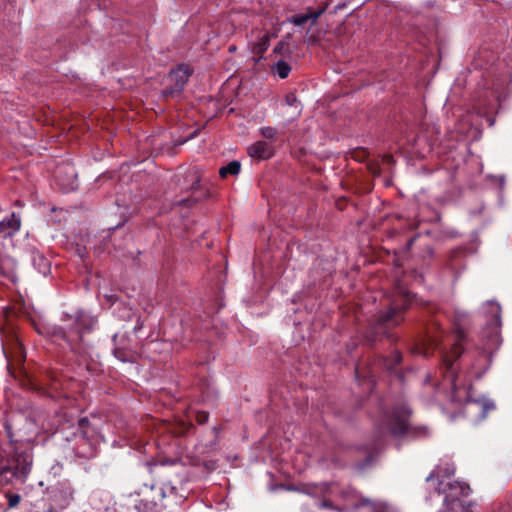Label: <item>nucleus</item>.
Instances as JSON below:
<instances>
[{
    "label": "nucleus",
    "mask_w": 512,
    "mask_h": 512,
    "mask_svg": "<svg viewBox=\"0 0 512 512\" xmlns=\"http://www.w3.org/2000/svg\"><path fill=\"white\" fill-rule=\"evenodd\" d=\"M21 501V497L19 494H9L8 495V506L10 508L16 507Z\"/></svg>",
    "instance_id": "nucleus-30"
},
{
    "label": "nucleus",
    "mask_w": 512,
    "mask_h": 512,
    "mask_svg": "<svg viewBox=\"0 0 512 512\" xmlns=\"http://www.w3.org/2000/svg\"><path fill=\"white\" fill-rule=\"evenodd\" d=\"M413 297L409 292L399 294L390 301L386 311L379 312L370 321L365 333L367 344L374 345L384 338L392 345L399 341V336L393 329L404 322V313L410 308Z\"/></svg>",
    "instance_id": "nucleus-1"
},
{
    "label": "nucleus",
    "mask_w": 512,
    "mask_h": 512,
    "mask_svg": "<svg viewBox=\"0 0 512 512\" xmlns=\"http://www.w3.org/2000/svg\"><path fill=\"white\" fill-rule=\"evenodd\" d=\"M235 49H236L235 46H230L229 47V51H231V52L234 51Z\"/></svg>",
    "instance_id": "nucleus-37"
},
{
    "label": "nucleus",
    "mask_w": 512,
    "mask_h": 512,
    "mask_svg": "<svg viewBox=\"0 0 512 512\" xmlns=\"http://www.w3.org/2000/svg\"><path fill=\"white\" fill-rule=\"evenodd\" d=\"M287 46V44L283 41H280L274 48L273 52L280 54L284 50V48Z\"/></svg>",
    "instance_id": "nucleus-32"
},
{
    "label": "nucleus",
    "mask_w": 512,
    "mask_h": 512,
    "mask_svg": "<svg viewBox=\"0 0 512 512\" xmlns=\"http://www.w3.org/2000/svg\"><path fill=\"white\" fill-rule=\"evenodd\" d=\"M323 505H324L325 507H329V508H332V507H333V506H332V504H331L329 501H324V502H323Z\"/></svg>",
    "instance_id": "nucleus-36"
},
{
    "label": "nucleus",
    "mask_w": 512,
    "mask_h": 512,
    "mask_svg": "<svg viewBox=\"0 0 512 512\" xmlns=\"http://www.w3.org/2000/svg\"><path fill=\"white\" fill-rule=\"evenodd\" d=\"M114 356L122 362L130 361L127 352L121 348L114 349Z\"/></svg>",
    "instance_id": "nucleus-28"
},
{
    "label": "nucleus",
    "mask_w": 512,
    "mask_h": 512,
    "mask_svg": "<svg viewBox=\"0 0 512 512\" xmlns=\"http://www.w3.org/2000/svg\"><path fill=\"white\" fill-rule=\"evenodd\" d=\"M490 307H491V313L493 314L492 324L496 328H498L501 326V317H500L501 307L498 303H493V302L490 303Z\"/></svg>",
    "instance_id": "nucleus-23"
},
{
    "label": "nucleus",
    "mask_w": 512,
    "mask_h": 512,
    "mask_svg": "<svg viewBox=\"0 0 512 512\" xmlns=\"http://www.w3.org/2000/svg\"><path fill=\"white\" fill-rule=\"evenodd\" d=\"M271 36L269 33L263 34L259 40L253 45L252 53L258 57L257 61L263 58L264 53L270 46Z\"/></svg>",
    "instance_id": "nucleus-17"
},
{
    "label": "nucleus",
    "mask_w": 512,
    "mask_h": 512,
    "mask_svg": "<svg viewBox=\"0 0 512 512\" xmlns=\"http://www.w3.org/2000/svg\"><path fill=\"white\" fill-rule=\"evenodd\" d=\"M67 321L71 322L64 327L34 322L36 332L53 341L64 340L74 353H80V343L83 334L92 329L93 322L83 314H77Z\"/></svg>",
    "instance_id": "nucleus-3"
},
{
    "label": "nucleus",
    "mask_w": 512,
    "mask_h": 512,
    "mask_svg": "<svg viewBox=\"0 0 512 512\" xmlns=\"http://www.w3.org/2000/svg\"><path fill=\"white\" fill-rule=\"evenodd\" d=\"M440 477V471H433L427 478H426V481H430L434 478H439Z\"/></svg>",
    "instance_id": "nucleus-34"
},
{
    "label": "nucleus",
    "mask_w": 512,
    "mask_h": 512,
    "mask_svg": "<svg viewBox=\"0 0 512 512\" xmlns=\"http://www.w3.org/2000/svg\"><path fill=\"white\" fill-rule=\"evenodd\" d=\"M193 428V424L183 420L169 425L168 430L177 437L185 436Z\"/></svg>",
    "instance_id": "nucleus-18"
},
{
    "label": "nucleus",
    "mask_w": 512,
    "mask_h": 512,
    "mask_svg": "<svg viewBox=\"0 0 512 512\" xmlns=\"http://www.w3.org/2000/svg\"><path fill=\"white\" fill-rule=\"evenodd\" d=\"M352 157L355 160L362 162L368 157V152L365 149H358L352 153Z\"/></svg>",
    "instance_id": "nucleus-29"
},
{
    "label": "nucleus",
    "mask_w": 512,
    "mask_h": 512,
    "mask_svg": "<svg viewBox=\"0 0 512 512\" xmlns=\"http://www.w3.org/2000/svg\"><path fill=\"white\" fill-rule=\"evenodd\" d=\"M495 409V404L493 401L489 399H479L468 401L465 405L466 412L479 411L478 418L484 419L486 418L488 412Z\"/></svg>",
    "instance_id": "nucleus-15"
},
{
    "label": "nucleus",
    "mask_w": 512,
    "mask_h": 512,
    "mask_svg": "<svg viewBox=\"0 0 512 512\" xmlns=\"http://www.w3.org/2000/svg\"><path fill=\"white\" fill-rule=\"evenodd\" d=\"M61 510L62 509H59L58 507H56L55 505L50 503V506H49V508L47 509L46 512H60Z\"/></svg>",
    "instance_id": "nucleus-35"
},
{
    "label": "nucleus",
    "mask_w": 512,
    "mask_h": 512,
    "mask_svg": "<svg viewBox=\"0 0 512 512\" xmlns=\"http://www.w3.org/2000/svg\"><path fill=\"white\" fill-rule=\"evenodd\" d=\"M411 415L412 411L404 401L382 409L376 423L378 433L380 436L390 435L395 439L418 436L424 429L412 426Z\"/></svg>",
    "instance_id": "nucleus-2"
},
{
    "label": "nucleus",
    "mask_w": 512,
    "mask_h": 512,
    "mask_svg": "<svg viewBox=\"0 0 512 512\" xmlns=\"http://www.w3.org/2000/svg\"><path fill=\"white\" fill-rule=\"evenodd\" d=\"M78 427L83 438L89 439L93 436L94 430L90 429V422L87 417L78 420Z\"/></svg>",
    "instance_id": "nucleus-21"
},
{
    "label": "nucleus",
    "mask_w": 512,
    "mask_h": 512,
    "mask_svg": "<svg viewBox=\"0 0 512 512\" xmlns=\"http://www.w3.org/2000/svg\"><path fill=\"white\" fill-rule=\"evenodd\" d=\"M464 252L462 249H455L451 252L450 256H449V259H448V267L452 270L456 269L457 268V265L455 263V261L463 256Z\"/></svg>",
    "instance_id": "nucleus-24"
},
{
    "label": "nucleus",
    "mask_w": 512,
    "mask_h": 512,
    "mask_svg": "<svg viewBox=\"0 0 512 512\" xmlns=\"http://www.w3.org/2000/svg\"><path fill=\"white\" fill-rule=\"evenodd\" d=\"M2 208L0 207V211ZM21 228V218L16 213H11L8 218L0 221V236L8 238L14 236Z\"/></svg>",
    "instance_id": "nucleus-12"
},
{
    "label": "nucleus",
    "mask_w": 512,
    "mask_h": 512,
    "mask_svg": "<svg viewBox=\"0 0 512 512\" xmlns=\"http://www.w3.org/2000/svg\"><path fill=\"white\" fill-rule=\"evenodd\" d=\"M440 347V339L438 335H430L428 332L426 339L421 344H416L411 348L413 354H421L428 356L433 350Z\"/></svg>",
    "instance_id": "nucleus-14"
},
{
    "label": "nucleus",
    "mask_w": 512,
    "mask_h": 512,
    "mask_svg": "<svg viewBox=\"0 0 512 512\" xmlns=\"http://www.w3.org/2000/svg\"><path fill=\"white\" fill-rule=\"evenodd\" d=\"M295 101H296V97H295L294 94H288L286 96V102H287L288 105L292 106Z\"/></svg>",
    "instance_id": "nucleus-33"
},
{
    "label": "nucleus",
    "mask_w": 512,
    "mask_h": 512,
    "mask_svg": "<svg viewBox=\"0 0 512 512\" xmlns=\"http://www.w3.org/2000/svg\"><path fill=\"white\" fill-rule=\"evenodd\" d=\"M274 71L281 79H285L288 77L291 67L285 61L280 60L276 63Z\"/></svg>",
    "instance_id": "nucleus-22"
},
{
    "label": "nucleus",
    "mask_w": 512,
    "mask_h": 512,
    "mask_svg": "<svg viewBox=\"0 0 512 512\" xmlns=\"http://www.w3.org/2000/svg\"><path fill=\"white\" fill-rule=\"evenodd\" d=\"M402 352L395 348L389 355L379 356L371 363H359L355 368L356 378L361 382L367 380L369 384L375 385L376 377L381 371L394 374L400 381H403L401 363Z\"/></svg>",
    "instance_id": "nucleus-4"
},
{
    "label": "nucleus",
    "mask_w": 512,
    "mask_h": 512,
    "mask_svg": "<svg viewBox=\"0 0 512 512\" xmlns=\"http://www.w3.org/2000/svg\"><path fill=\"white\" fill-rule=\"evenodd\" d=\"M260 133L264 138L272 140L275 139L277 136V129L274 127L267 126L261 128Z\"/></svg>",
    "instance_id": "nucleus-25"
},
{
    "label": "nucleus",
    "mask_w": 512,
    "mask_h": 512,
    "mask_svg": "<svg viewBox=\"0 0 512 512\" xmlns=\"http://www.w3.org/2000/svg\"><path fill=\"white\" fill-rule=\"evenodd\" d=\"M250 157L258 160H266L273 156V147L265 141H257L250 145L247 149Z\"/></svg>",
    "instance_id": "nucleus-13"
},
{
    "label": "nucleus",
    "mask_w": 512,
    "mask_h": 512,
    "mask_svg": "<svg viewBox=\"0 0 512 512\" xmlns=\"http://www.w3.org/2000/svg\"><path fill=\"white\" fill-rule=\"evenodd\" d=\"M437 491L439 494H445L444 505L450 511H456L458 508L463 512H468V507L460 500V497H467L470 492V486L466 483L452 480H440Z\"/></svg>",
    "instance_id": "nucleus-6"
},
{
    "label": "nucleus",
    "mask_w": 512,
    "mask_h": 512,
    "mask_svg": "<svg viewBox=\"0 0 512 512\" xmlns=\"http://www.w3.org/2000/svg\"><path fill=\"white\" fill-rule=\"evenodd\" d=\"M481 356L486 359V355L484 353H481Z\"/></svg>",
    "instance_id": "nucleus-38"
},
{
    "label": "nucleus",
    "mask_w": 512,
    "mask_h": 512,
    "mask_svg": "<svg viewBox=\"0 0 512 512\" xmlns=\"http://www.w3.org/2000/svg\"><path fill=\"white\" fill-rule=\"evenodd\" d=\"M50 503L59 509H66L73 500L74 490L68 480L59 481L47 488Z\"/></svg>",
    "instance_id": "nucleus-9"
},
{
    "label": "nucleus",
    "mask_w": 512,
    "mask_h": 512,
    "mask_svg": "<svg viewBox=\"0 0 512 512\" xmlns=\"http://www.w3.org/2000/svg\"><path fill=\"white\" fill-rule=\"evenodd\" d=\"M168 483L154 479L151 484H143L137 492L139 499L135 503L138 512H161Z\"/></svg>",
    "instance_id": "nucleus-5"
},
{
    "label": "nucleus",
    "mask_w": 512,
    "mask_h": 512,
    "mask_svg": "<svg viewBox=\"0 0 512 512\" xmlns=\"http://www.w3.org/2000/svg\"><path fill=\"white\" fill-rule=\"evenodd\" d=\"M64 380L56 375L54 372H47L40 384L35 385V390L39 393L51 397L58 398L65 396L64 394Z\"/></svg>",
    "instance_id": "nucleus-10"
},
{
    "label": "nucleus",
    "mask_w": 512,
    "mask_h": 512,
    "mask_svg": "<svg viewBox=\"0 0 512 512\" xmlns=\"http://www.w3.org/2000/svg\"><path fill=\"white\" fill-rule=\"evenodd\" d=\"M11 473L12 477L15 478H26L31 471L32 458L29 454L18 453L11 457Z\"/></svg>",
    "instance_id": "nucleus-11"
},
{
    "label": "nucleus",
    "mask_w": 512,
    "mask_h": 512,
    "mask_svg": "<svg viewBox=\"0 0 512 512\" xmlns=\"http://www.w3.org/2000/svg\"><path fill=\"white\" fill-rule=\"evenodd\" d=\"M464 338V333L462 331H459L456 335V341L452 345L449 352H446L442 356V370L444 381L447 384H449L453 390L457 388L456 381L458 377L454 363L463 353Z\"/></svg>",
    "instance_id": "nucleus-7"
},
{
    "label": "nucleus",
    "mask_w": 512,
    "mask_h": 512,
    "mask_svg": "<svg viewBox=\"0 0 512 512\" xmlns=\"http://www.w3.org/2000/svg\"><path fill=\"white\" fill-rule=\"evenodd\" d=\"M195 419L199 425L206 424L209 419V413L206 411H197Z\"/></svg>",
    "instance_id": "nucleus-27"
},
{
    "label": "nucleus",
    "mask_w": 512,
    "mask_h": 512,
    "mask_svg": "<svg viewBox=\"0 0 512 512\" xmlns=\"http://www.w3.org/2000/svg\"><path fill=\"white\" fill-rule=\"evenodd\" d=\"M11 457L8 456L6 450L0 448V475H6L11 470Z\"/></svg>",
    "instance_id": "nucleus-20"
},
{
    "label": "nucleus",
    "mask_w": 512,
    "mask_h": 512,
    "mask_svg": "<svg viewBox=\"0 0 512 512\" xmlns=\"http://www.w3.org/2000/svg\"><path fill=\"white\" fill-rule=\"evenodd\" d=\"M192 74V70L185 64H180L168 75L169 85L163 89L162 96L168 98H179Z\"/></svg>",
    "instance_id": "nucleus-8"
},
{
    "label": "nucleus",
    "mask_w": 512,
    "mask_h": 512,
    "mask_svg": "<svg viewBox=\"0 0 512 512\" xmlns=\"http://www.w3.org/2000/svg\"><path fill=\"white\" fill-rule=\"evenodd\" d=\"M240 169V162L233 160L219 169V175L221 178H226L228 175H237L240 172Z\"/></svg>",
    "instance_id": "nucleus-19"
},
{
    "label": "nucleus",
    "mask_w": 512,
    "mask_h": 512,
    "mask_svg": "<svg viewBox=\"0 0 512 512\" xmlns=\"http://www.w3.org/2000/svg\"><path fill=\"white\" fill-rule=\"evenodd\" d=\"M150 472L152 474H155L157 476H160L162 474L165 473V468H164V465L161 464V465H158V464H154L151 468H150Z\"/></svg>",
    "instance_id": "nucleus-31"
},
{
    "label": "nucleus",
    "mask_w": 512,
    "mask_h": 512,
    "mask_svg": "<svg viewBox=\"0 0 512 512\" xmlns=\"http://www.w3.org/2000/svg\"><path fill=\"white\" fill-rule=\"evenodd\" d=\"M360 506H369L372 512H382V509L376 507V505L368 499H362L357 504H355L356 508H359Z\"/></svg>",
    "instance_id": "nucleus-26"
},
{
    "label": "nucleus",
    "mask_w": 512,
    "mask_h": 512,
    "mask_svg": "<svg viewBox=\"0 0 512 512\" xmlns=\"http://www.w3.org/2000/svg\"><path fill=\"white\" fill-rule=\"evenodd\" d=\"M324 13V8H321L317 11H313L309 9L305 14H297L293 15L289 18V21L296 26H303L309 20L316 21L322 14Z\"/></svg>",
    "instance_id": "nucleus-16"
}]
</instances>
